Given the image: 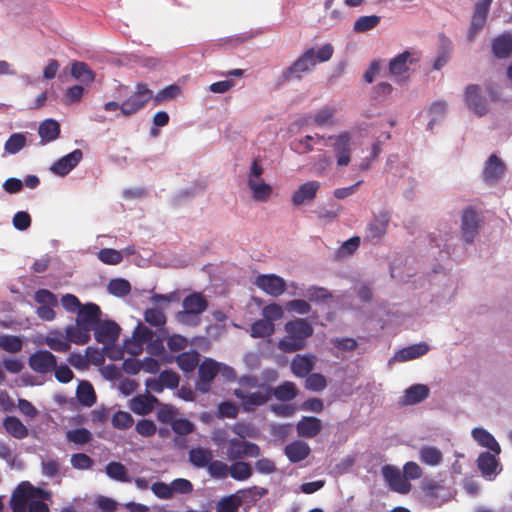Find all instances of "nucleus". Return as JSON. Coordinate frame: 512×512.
<instances>
[{"mask_svg":"<svg viewBox=\"0 0 512 512\" xmlns=\"http://www.w3.org/2000/svg\"><path fill=\"white\" fill-rule=\"evenodd\" d=\"M45 343L50 349L56 352H68L70 350V344L67 336H63L59 332L50 333L46 337Z\"/></svg>","mask_w":512,"mask_h":512,"instance_id":"nucleus-44","label":"nucleus"},{"mask_svg":"<svg viewBox=\"0 0 512 512\" xmlns=\"http://www.w3.org/2000/svg\"><path fill=\"white\" fill-rule=\"evenodd\" d=\"M429 351V346L424 343H417L398 350L394 358L399 362H406L425 355Z\"/></svg>","mask_w":512,"mask_h":512,"instance_id":"nucleus-29","label":"nucleus"},{"mask_svg":"<svg viewBox=\"0 0 512 512\" xmlns=\"http://www.w3.org/2000/svg\"><path fill=\"white\" fill-rule=\"evenodd\" d=\"M49 490L33 486L28 481L21 482L13 491L10 499L12 512H50L44 501H50Z\"/></svg>","mask_w":512,"mask_h":512,"instance_id":"nucleus-2","label":"nucleus"},{"mask_svg":"<svg viewBox=\"0 0 512 512\" xmlns=\"http://www.w3.org/2000/svg\"><path fill=\"white\" fill-rule=\"evenodd\" d=\"M38 133L43 143L54 141L60 134V125L53 119H46L40 124Z\"/></svg>","mask_w":512,"mask_h":512,"instance_id":"nucleus-37","label":"nucleus"},{"mask_svg":"<svg viewBox=\"0 0 512 512\" xmlns=\"http://www.w3.org/2000/svg\"><path fill=\"white\" fill-rule=\"evenodd\" d=\"M2 424L5 431L15 439L21 440L28 436V428L15 416H6Z\"/></svg>","mask_w":512,"mask_h":512,"instance_id":"nucleus-32","label":"nucleus"},{"mask_svg":"<svg viewBox=\"0 0 512 512\" xmlns=\"http://www.w3.org/2000/svg\"><path fill=\"white\" fill-rule=\"evenodd\" d=\"M100 307L92 302L82 304L77 312L76 322L93 330L101 320Z\"/></svg>","mask_w":512,"mask_h":512,"instance_id":"nucleus-17","label":"nucleus"},{"mask_svg":"<svg viewBox=\"0 0 512 512\" xmlns=\"http://www.w3.org/2000/svg\"><path fill=\"white\" fill-rule=\"evenodd\" d=\"M153 337L154 332L139 323L133 332L132 340L126 341L124 347L129 354L138 355L142 352L143 345L148 344Z\"/></svg>","mask_w":512,"mask_h":512,"instance_id":"nucleus-14","label":"nucleus"},{"mask_svg":"<svg viewBox=\"0 0 512 512\" xmlns=\"http://www.w3.org/2000/svg\"><path fill=\"white\" fill-rule=\"evenodd\" d=\"M144 320L151 326L160 328L166 324V315L159 308H149L144 312Z\"/></svg>","mask_w":512,"mask_h":512,"instance_id":"nucleus-48","label":"nucleus"},{"mask_svg":"<svg viewBox=\"0 0 512 512\" xmlns=\"http://www.w3.org/2000/svg\"><path fill=\"white\" fill-rule=\"evenodd\" d=\"M419 457L421 462L429 466H437L443 460L442 452L435 446H423L420 448Z\"/></svg>","mask_w":512,"mask_h":512,"instance_id":"nucleus-42","label":"nucleus"},{"mask_svg":"<svg viewBox=\"0 0 512 512\" xmlns=\"http://www.w3.org/2000/svg\"><path fill=\"white\" fill-rule=\"evenodd\" d=\"M93 330L98 343L112 345L117 341L121 329L120 326L112 320H100Z\"/></svg>","mask_w":512,"mask_h":512,"instance_id":"nucleus-15","label":"nucleus"},{"mask_svg":"<svg viewBox=\"0 0 512 512\" xmlns=\"http://www.w3.org/2000/svg\"><path fill=\"white\" fill-rule=\"evenodd\" d=\"M239 387L234 389L233 395L240 401L245 412H253L258 407L267 404L272 396L282 402L296 398L298 389L291 381H285L273 388L270 385L259 384L255 375H244L238 380Z\"/></svg>","mask_w":512,"mask_h":512,"instance_id":"nucleus-1","label":"nucleus"},{"mask_svg":"<svg viewBox=\"0 0 512 512\" xmlns=\"http://www.w3.org/2000/svg\"><path fill=\"white\" fill-rule=\"evenodd\" d=\"M136 432L143 437H151L156 433V425L152 420L141 419L135 427Z\"/></svg>","mask_w":512,"mask_h":512,"instance_id":"nucleus-64","label":"nucleus"},{"mask_svg":"<svg viewBox=\"0 0 512 512\" xmlns=\"http://www.w3.org/2000/svg\"><path fill=\"white\" fill-rule=\"evenodd\" d=\"M429 396V388L424 384H414L405 390L403 397L400 400L402 405H415Z\"/></svg>","mask_w":512,"mask_h":512,"instance_id":"nucleus-27","label":"nucleus"},{"mask_svg":"<svg viewBox=\"0 0 512 512\" xmlns=\"http://www.w3.org/2000/svg\"><path fill=\"white\" fill-rule=\"evenodd\" d=\"M419 60L420 55L417 52L404 51L390 60L389 72L398 82L406 80L405 74L409 71L410 65Z\"/></svg>","mask_w":512,"mask_h":512,"instance_id":"nucleus-10","label":"nucleus"},{"mask_svg":"<svg viewBox=\"0 0 512 512\" xmlns=\"http://www.w3.org/2000/svg\"><path fill=\"white\" fill-rule=\"evenodd\" d=\"M333 47L327 43L317 51L314 48L305 50L283 73L284 82L300 80L304 74L309 73L318 63L326 62L333 55Z\"/></svg>","mask_w":512,"mask_h":512,"instance_id":"nucleus-3","label":"nucleus"},{"mask_svg":"<svg viewBox=\"0 0 512 512\" xmlns=\"http://www.w3.org/2000/svg\"><path fill=\"white\" fill-rule=\"evenodd\" d=\"M56 357L48 350H38L30 355L29 367L36 373L47 374L56 368Z\"/></svg>","mask_w":512,"mask_h":512,"instance_id":"nucleus-12","label":"nucleus"},{"mask_svg":"<svg viewBox=\"0 0 512 512\" xmlns=\"http://www.w3.org/2000/svg\"><path fill=\"white\" fill-rule=\"evenodd\" d=\"M297 434L303 438H313L322 430L320 419L312 416H303L296 425Z\"/></svg>","mask_w":512,"mask_h":512,"instance_id":"nucleus-22","label":"nucleus"},{"mask_svg":"<svg viewBox=\"0 0 512 512\" xmlns=\"http://www.w3.org/2000/svg\"><path fill=\"white\" fill-rule=\"evenodd\" d=\"M226 454L230 461L242 458H257L261 454V449L256 443L235 437L228 441Z\"/></svg>","mask_w":512,"mask_h":512,"instance_id":"nucleus-8","label":"nucleus"},{"mask_svg":"<svg viewBox=\"0 0 512 512\" xmlns=\"http://www.w3.org/2000/svg\"><path fill=\"white\" fill-rule=\"evenodd\" d=\"M222 372L227 379L234 377V370L224 364L218 363L213 359H205L198 367L197 389L201 392H208L210 385L216 375Z\"/></svg>","mask_w":512,"mask_h":512,"instance_id":"nucleus-6","label":"nucleus"},{"mask_svg":"<svg viewBox=\"0 0 512 512\" xmlns=\"http://www.w3.org/2000/svg\"><path fill=\"white\" fill-rule=\"evenodd\" d=\"M380 152V142H373L365 156H363V161L359 164V169L362 171L367 170L370 167L371 162L378 157Z\"/></svg>","mask_w":512,"mask_h":512,"instance_id":"nucleus-62","label":"nucleus"},{"mask_svg":"<svg viewBox=\"0 0 512 512\" xmlns=\"http://www.w3.org/2000/svg\"><path fill=\"white\" fill-rule=\"evenodd\" d=\"M248 187L252 192V197L256 201L265 202L272 193V187L263 180L247 181Z\"/></svg>","mask_w":512,"mask_h":512,"instance_id":"nucleus-41","label":"nucleus"},{"mask_svg":"<svg viewBox=\"0 0 512 512\" xmlns=\"http://www.w3.org/2000/svg\"><path fill=\"white\" fill-rule=\"evenodd\" d=\"M377 15L361 16L354 22V31L363 33L374 29L380 23Z\"/></svg>","mask_w":512,"mask_h":512,"instance_id":"nucleus-47","label":"nucleus"},{"mask_svg":"<svg viewBox=\"0 0 512 512\" xmlns=\"http://www.w3.org/2000/svg\"><path fill=\"white\" fill-rule=\"evenodd\" d=\"M190 463L196 468H207L213 459V452L209 448L196 447L188 453Z\"/></svg>","mask_w":512,"mask_h":512,"instance_id":"nucleus-34","label":"nucleus"},{"mask_svg":"<svg viewBox=\"0 0 512 512\" xmlns=\"http://www.w3.org/2000/svg\"><path fill=\"white\" fill-rule=\"evenodd\" d=\"M83 158V152L75 149L71 153L57 160L52 166L51 171L59 176H66Z\"/></svg>","mask_w":512,"mask_h":512,"instance_id":"nucleus-18","label":"nucleus"},{"mask_svg":"<svg viewBox=\"0 0 512 512\" xmlns=\"http://www.w3.org/2000/svg\"><path fill=\"white\" fill-rule=\"evenodd\" d=\"M26 145V137L22 133H13L7 139L4 149L8 154H16Z\"/></svg>","mask_w":512,"mask_h":512,"instance_id":"nucleus-49","label":"nucleus"},{"mask_svg":"<svg viewBox=\"0 0 512 512\" xmlns=\"http://www.w3.org/2000/svg\"><path fill=\"white\" fill-rule=\"evenodd\" d=\"M71 75L74 79L87 85L94 82L96 77L95 72L89 65L82 61H74L71 64Z\"/></svg>","mask_w":512,"mask_h":512,"instance_id":"nucleus-33","label":"nucleus"},{"mask_svg":"<svg viewBox=\"0 0 512 512\" xmlns=\"http://www.w3.org/2000/svg\"><path fill=\"white\" fill-rule=\"evenodd\" d=\"M330 140L335 139L334 152L337 157L339 167L347 166L350 163L351 138L349 133L345 132L337 137L329 136Z\"/></svg>","mask_w":512,"mask_h":512,"instance_id":"nucleus-20","label":"nucleus"},{"mask_svg":"<svg viewBox=\"0 0 512 512\" xmlns=\"http://www.w3.org/2000/svg\"><path fill=\"white\" fill-rule=\"evenodd\" d=\"M381 474L390 490L399 494H408L411 491V483L407 481L398 467L386 464L382 466Z\"/></svg>","mask_w":512,"mask_h":512,"instance_id":"nucleus-9","label":"nucleus"},{"mask_svg":"<svg viewBox=\"0 0 512 512\" xmlns=\"http://www.w3.org/2000/svg\"><path fill=\"white\" fill-rule=\"evenodd\" d=\"M314 123L320 127L333 125L335 123L334 110L329 107L322 108L315 114Z\"/></svg>","mask_w":512,"mask_h":512,"instance_id":"nucleus-57","label":"nucleus"},{"mask_svg":"<svg viewBox=\"0 0 512 512\" xmlns=\"http://www.w3.org/2000/svg\"><path fill=\"white\" fill-rule=\"evenodd\" d=\"M253 474V469L250 463L245 461L235 460L230 465L229 476L236 481H245Z\"/></svg>","mask_w":512,"mask_h":512,"instance_id":"nucleus-40","label":"nucleus"},{"mask_svg":"<svg viewBox=\"0 0 512 512\" xmlns=\"http://www.w3.org/2000/svg\"><path fill=\"white\" fill-rule=\"evenodd\" d=\"M182 306L183 311L176 314L178 322L184 325L197 326L200 323L199 316L208 308V301L202 293L194 292L183 299Z\"/></svg>","mask_w":512,"mask_h":512,"instance_id":"nucleus-5","label":"nucleus"},{"mask_svg":"<svg viewBox=\"0 0 512 512\" xmlns=\"http://www.w3.org/2000/svg\"><path fill=\"white\" fill-rule=\"evenodd\" d=\"M207 471L212 478L225 479L229 475L230 465L220 460H211Z\"/></svg>","mask_w":512,"mask_h":512,"instance_id":"nucleus-53","label":"nucleus"},{"mask_svg":"<svg viewBox=\"0 0 512 512\" xmlns=\"http://www.w3.org/2000/svg\"><path fill=\"white\" fill-rule=\"evenodd\" d=\"M60 467L61 465L56 459L49 458L41 462L42 474L49 478H54L59 475Z\"/></svg>","mask_w":512,"mask_h":512,"instance_id":"nucleus-63","label":"nucleus"},{"mask_svg":"<svg viewBox=\"0 0 512 512\" xmlns=\"http://www.w3.org/2000/svg\"><path fill=\"white\" fill-rule=\"evenodd\" d=\"M389 222L390 214L386 211H382L378 215L374 216L366 228L364 240L374 244L380 242L387 231Z\"/></svg>","mask_w":512,"mask_h":512,"instance_id":"nucleus-11","label":"nucleus"},{"mask_svg":"<svg viewBox=\"0 0 512 512\" xmlns=\"http://www.w3.org/2000/svg\"><path fill=\"white\" fill-rule=\"evenodd\" d=\"M101 262L108 265H117L123 260L122 253L112 248H103L98 252Z\"/></svg>","mask_w":512,"mask_h":512,"instance_id":"nucleus-55","label":"nucleus"},{"mask_svg":"<svg viewBox=\"0 0 512 512\" xmlns=\"http://www.w3.org/2000/svg\"><path fill=\"white\" fill-rule=\"evenodd\" d=\"M504 163L495 155L489 156L483 170V179L486 183L495 184L505 172Z\"/></svg>","mask_w":512,"mask_h":512,"instance_id":"nucleus-21","label":"nucleus"},{"mask_svg":"<svg viewBox=\"0 0 512 512\" xmlns=\"http://www.w3.org/2000/svg\"><path fill=\"white\" fill-rule=\"evenodd\" d=\"M498 466L496 456L489 452H482L477 458V467L484 476L496 474Z\"/></svg>","mask_w":512,"mask_h":512,"instance_id":"nucleus-36","label":"nucleus"},{"mask_svg":"<svg viewBox=\"0 0 512 512\" xmlns=\"http://www.w3.org/2000/svg\"><path fill=\"white\" fill-rule=\"evenodd\" d=\"M90 331L88 327L78 324L67 326L65 329L67 339L70 343L84 345L90 340Z\"/></svg>","mask_w":512,"mask_h":512,"instance_id":"nucleus-31","label":"nucleus"},{"mask_svg":"<svg viewBox=\"0 0 512 512\" xmlns=\"http://www.w3.org/2000/svg\"><path fill=\"white\" fill-rule=\"evenodd\" d=\"M262 315L263 319L270 321L271 323H274V321L280 320L283 315L284 311L283 308L276 303L268 304L262 309Z\"/></svg>","mask_w":512,"mask_h":512,"instance_id":"nucleus-61","label":"nucleus"},{"mask_svg":"<svg viewBox=\"0 0 512 512\" xmlns=\"http://www.w3.org/2000/svg\"><path fill=\"white\" fill-rule=\"evenodd\" d=\"M286 336L278 342V348L285 353L302 350L305 340L313 334V327L306 319L296 318L284 325Z\"/></svg>","mask_w":512,"mask_h":512,"instance_id":"nucleus-4","label":"nucleus"},{"mask_svg":"<svg viewBox=\"0 0 512 512\" xmlns=\"http://www.w3.org/2000/svg\"><path fill=\"white\" fill-rule=\"evenodd\" d=\"M327 381L324 375L320 373H311L306 376L305 388L309 391H322L326 388Z\"/></svg>","mask_w":512,"mask_h":512,"instance_id":"nucleus-54","label":"nucleus"},{"mask_svg":"<svg viewBox=\"0 0 512 512\" xmlns=\"http://www.w3.org/2000/svg\"><path fill=\"white\" fill-rule=\"evenodd\" d=\"M66 439L68 442L77 444V445H84L92 441L93 435L92 433L86 429V428H78L69 430L66 433Z\"/></svg>","mask_w":512,"mask_h":512,"instance_id":"nucleus-46","label":"nucleus"},{"mask_svg":"<svg viewBox=\"0 0 512 512\" xmlns=\"http://www.w3.org/2000/svg\"><path fill=\"white\" fill-rule=\"evenodd\" d=\"M314 366L312 356L297 355L291 362V370L297 377L303 378L310 374Z\"/></svg>","mask_w":512,"mask_h":512,"instance_id":"nucleus-35","label":"nucleus"},{"mask_svg":"<svg viewBox=\"0 0 512 512\" xmlns=\"http://www.w3.org/2000/svg\"><path fill=\"white\" fill-rule=\"evenodd\" d=\"M108 291L117 297H124L130 293L131 285L123 278L112 279L108 284Z\"/></svg>","mask_w":512,"mask_h":512,"instance_id":"nucleus-51","label":"nucleus"},{"mask_svg":"<svg viewBox=\"0 0 512 512\" xmlns=\"http://www.w3.org/2000/svg\"><path fill=\"white\" fill-rule=\"evenodd\" d=\"M275 331L274 323L260 319L251 325V336L253 338H265L271 336Z\"/></svg>","mask_w":512,"mask_h":512,"instance_id":"nucleus-45","label":"nucleus"},{"mask_svg":"<svg viewBox=\"0 0 512 512\" xmlns=\"http://www.w3.org/2000/svg\"><path fill=\"white\" fill-rule=\"evenodd\" d=\"M159 404V400L152 394L138 395L130 401L131 410L138 415H147L151 413Z\"/></svg>","mask_w":512,"mask_h":512,"instance_id":"nucleus-25","label":"nucleus"},{"mask_svg":"<svg viewBox=\"0 0 512 512\" xmlns=\"http://www.w3.org/2000/svg\"><path fill=\"white\" fill-rule=\"evenodd\" d=\"M320 188L318 181H308L299 186L292 195V202L295 206H300L306 202L312 201Z\"/></svg>","mask_w":512,"mask_h":512,"instance_id":"nucleus-23","label":"nucleus"},{"mask_svg":"<svg viewBox=\"0 0 512 512\" xmlns=\"http://www.w3.org/2000/svg\"><path fill=\"white\" fill-rule=\"evenodd\" d=\"M488 14L474 10L468 37L472 40L476 33L484 27Z\"/></svg>","mask_w":512,"mask_h":512,"instance_id":"nucleus-58","label":"nucleus"},{"mask_svg":"<svg viewBox=\"0 0 512 512\" xmlns=\"http://www.w3.org/2000/svg\"><path fill=\"white\" fill-rule=\"evenodd\" d=\"M180 92L181 90L178 85L171 84L157 92L155 95L153 94L152 100L155 105H159L164 101L175 99L180 94Z\"/></svg>","mask_w":512,"mask_h":512,"instance_id":"nucleus-50","label":"nucleus"},{"mask_svg":"<svg viewBox=\"0 0 512 512\" xmlns=\"http://www.w3.org/2000/svg\"><path fill=\"white\" fill-rule=\"evenodd\" d=\"M310 452V446L302 440H295L287 444L284 449L285 455L292 463H298L306 459Z\"/></svg>","mask_w":512,"mask_h":512,"instance_id":"nucleus-26","label":"nucleus"},{"mask_svg":"<svg viewBox=\"0 0 512 512\" xmlns=\"http://www.w3.org/2000/svg\"><path fill=\"white\" fill-rule=\"evenodd\" d=\"M71 465L78 470H88L94 465V460L85 453H76L71 456Z\"/></svg>","mask_w":512,"mask_h":512,"instance_id":"nucleus-59","label":"nucleus"},{"mask_svg":"<svg viewBox=\"0 0 512 512\" xmlns=\"http://www.w3.org/2000/svg\"><path fill=\"white\" fill-rule=\"evenodd\" d=\"M106 474L113 480L119 482H130L131 478L128 475L127 468L121 463L111 461L106 465Z\"/></svg>","mask_w":512,"mask_h":512,"instance_id":"nucleus-43","label":"nucleus"},{"mask_svg":"<svg viewBox=\"0 0 512 512\" xmlns=\"http://www.w3.org/2000/svg\"><path fill=\"white\" fill-rule=\"evenodd\" d=\"M23 343L20 337L14 335H1L0 348L9 353H17L22 349Z\"/></svg>","mask_w":512,"mask_h":512,"instance_id":"nucleus-52","label":"nucleus"},{"mask_svg":"<svg viewBox=\"0 0 512 512\" xmlns=\"http://www.w3.org/2000/svg\"><path fill=\"white\" fill-rule=\"evenodd\" d=\"M479 86L471 84L467 86L464 94V100L470 110L478 116H483L487 113V104L484 98L479 94Z\"/></svg>","mask_w":512,"mask_h":512,"instance_id":"nucleus-19","label":"nucleus"},{"mask_svg":"<svg viewBox=\"0 0 512 512\" xmlns=\"http://www.w3.org/2000/svg\"><path fill=\"white\" fill-rule=\"evenodd\" d=\"M153 98V91L145 83H137L135 91L122 102L121 115L130 117L142 110Z\"/></svg>","mask_w":512,"mask_h":512,"instance_id":"nucleus-7","label":"nucleus"},{"mask_svg":"<svg viewBox=\"0 0 512 512\" xmlns=\"http://www.w3.org/2000/svg\"><path fill=\"white\" fill-rule=\"evenodd\" d=\"M133 423V417L128 412L117 411L112 417V425L117 429H128Z\"/></svg>","mask_w":512,"mask_h":512,"instance_id":"nucleus-60","label":"nucleus"},{"mask_svg":"<svg viewBox=\"0 0 512 512\" xmlns=\"http://www.w3.org/2000/svg\"><path fill=\"white\" fill-rule=\"evenodd\" d=\"M157 406V419L161 423L171 424L174 420L176 410L172 405L160 403Z\"/></svg>","mask_w":512,"mask_h":512,"instance_id":"nucleus-56","label":"nucleus"},{"mask_svg":"<svg viewBox=\"0 0 512 512\" xmlns=\"http://www.w3.org/2000/svg\"><path fill=\"white\" fill-rule=\"evenodd\" d=\"M176 363L183 372H192L199 364V353L195 350L183 352L176 357Z\"/></svg>","mask_w":512,"mask_h":512,"instance_id":"nucleus-38","label":"nucleus"},{"mask_svg":"<svg viewBox=\"0 0 512 512\" xmlns=\"http://www.w3.org/2000/svg\"><path fill=\"white\" fill-rule=\"evenodd\" d=\"M492 53L498 59H506L512 55V35L504 33L492 42Z\"/></svg>","mask_w":512,"mask_h":512,"instance_id":"nucleus-28","label":"nucleus"},{"mask_svg":"<svg viewBox=\"0 0 512 512\" xmlns=\"http://www.w3.org/2000/svg\"><path fill=\"white\" fill-rule=\"evenodd\" d=\"M474 440L482 447L491 450L495 455L500 454L501 447L494 436L484 428H474L472 430Z\"/></svg>","mask_w":512,"mask_h":512,"instance_id":"nucleus-30","label":"nucleus"},{"mask_svg":"<svg viewBox=\"0 0 512 512\" xmlns=\"http://www.w3.org/2000/svg\"><path fill=\"white\" fill-rule=\"evenodd\" d=\"M77 399L80 404L91 407L96 402V394L93 386L88 381H81L76 391Z\"/></svg>","mask_w":512,"mask_h":512,"instance_id":"nucleus-39","label":"nucleus"},{"mask_svg":"<svg viewBox=\"0 0 512 512\" xmlns=\"http://www.w3.org/2000/svg\"><path fill=\"white\" fill-rule=\"evenodd\" d=\"M479 217L477 212L469 207L463 210L461 218V233L467 243H472L478 234Z\"/></svg>","mask_w":512,"mask_h":512,"instance_id":"nucleus-16","label":"nucleus"},{"mask_svg":"<svg viewBox=\"0 0 512 512\" xmlns=\"http://www.w3.org/2000/svg\"><path fill=\"white\" fill-rule=\"evenodd\" d=\"M257 489L255 486L249 489L239 490L234 494L228 495L220 499L216 505L217 512H237L243 503V497L241 494L251 492Z\"/></svg>","mask_w":512,"mask_h":512,"instance_id":"nucleus-24","label":"nucleus"},{"mask_svg":"<svg viewBox=\"0 0 512 512\" xmlns=\"http://www.w3.org/2000/svg\"><path fill=\"white\" fill-rule=\"evenodd\" d=\"M255 285L266 294L273 297L282 295L287 288L285 280L275 274L257 276L255 279Z\"/></svg>","mask_w":512,"mask_h":512,"instance_id":"nucleus-13","label":"nucleus"}]
</instances>
